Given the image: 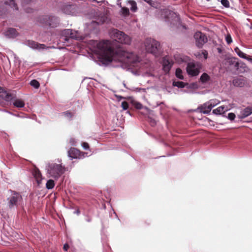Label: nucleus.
Segmentation results:
<instances>
[{
    "label": "nucleus",
    "mask_w": 252,
    "mask_h": 252,
    "mask_svg": "<svg viewBox=\"0 0 252 252\" xmlns=\"http://www.w3.org/2000/svg\"><path fill=\"white\" fill-rule=\"evenodd\" d=\"M8 192L7 206L10 209H15L23 201L22 196L19 192L12 189H9Z\"/></svg>",
    "instance_id": "20e7f679"
},
{
    "label": "nucleus",
    "mask_w": 252,
    "mask_h": 252,
    "mask_svg": "<svg viewBox=\"0 0 252 252\" xmlns=\"http://www.w3.org/2000/svg\"><path fill=\"white\" fill-rule=\"evenodd\" d=\"M6 5H9L14 10H18V8L17 4L15 3L14 0H8L4 2Z\"/></svg>",
    "instance_id": "bb28decb"
},
{
    "label": "nucleus",
    "mask_w": 252,
    "mask_h": 252,
    "mask_svg": "<svg viewBox=\"0 0 252 252\" xmlns=\"http://www.w3.org/2000/svg\"><path fill=\"white\" fill-rule=\"evenodd\" d=\"M47 173L49 177L58 180L65 172L64 166L56 163H49L46 166Z\"/></svg>",
    "instance_id": "7ed1b4c3"
},
{
    "label": "nucleus",
    "mask_w": 252,
    "mask_h": 252,
    "mask_svg": "<svg viewBox=\"0 0 252 252\" xmlns=\"http://www.w3.org/2000/svg\"><path fill=\"white\" fill-rule=\"evenodd\" d=\"M207 1H209V0H207Z\"/></svg>",
    "instance_id": "052dcab7"
},
{
    "label": "nucleus",
    "mask_w": 252,
    "mask_h": 252,
    "mask_svg": "<svg viewBox=\"0 0 252 252\" xmlns=\"http://www.w3.org/2000/svg\"><path fill=\"white\" fill-rule=\"evenodd\" d=\"M221 4L225 8H228L230 6V3L228 0H221Z\"/></svg>",
    "instance_id": "c9c22d12"
},
{
    "label": "nucleus",
    "mask_w": 252,
    "mask_h": 252,
    "mask_svg": "<svg viewBox=\"0 0 252 252\" xmlns=\"http://www.w3.org/2000/svg\"><path fill=\"white\" fill-rule=\"evenodd\" d=\"M219 103L220 101L217 99H211L203 104L200 105L194 110H211L212 108L217 105ZM189 110H193L190 109Z\"/></svg>",
    "instance_id": "ddd939ff"
},
{
    "label": "nucleus",
    "mask_w": 252,
    "mask_h": 252,
    "mask_svg": "<svg viewBox=\"0 0 252 252\" xmlns=\"http://www.w3.org/2000/svg\"><path fill=\"white\" fill-rule=\"evenodd\" d=\"M2 136L4 138H6V137L8 136V135L6 133L3 132L2 133Z\"/></svg>",
    "instance_id": "3c124183"
},
{
    "label": "nucleus",
    "mask_w": 252,
    "mask_h": 252,
    "mask_svg": "<svg viewBox=\"0 0 252 252\" xmlns=\"http://www.w3.org/2000/svg\"><path fill=\"white\" fill-rule=\"evenodd\" d=\"M233 84L236 87H242L244 84V80L241 78H236L233 79Z\"/></svg>",
    "instance_id": "b1692460"
},
{
    "label": "nucleus",
    "mask_w": 252,
    "mask_h": 252,
    "mask_svg": "<svg viewBox=\"0 0 252 252\" xmlns=\"http://www.w3.org/2000/svg\"><path fill=\"white\" fill-rule=\"evenodd\" d=\"M74 213L78 215L80 214V211L79 209H77V210H76L74 212Z\"/></svg>",
    "instance_id": "8fccbe9b"
},
{
    "label": "nucleus",
    "mask_w": 252,
    "mask_h": 252,
    "mask_svg": "<svg viewBox=\"0 0 252 252\" xmlns=\"http://www.w3.org/2000/svg\"><path fill=\"white\" fill-rule=\"evenodd\" d=\"M234 51L240 58L245 59L252 63V58L243 52L238 47L235 48Z\"/></svg>",
    "instance_id": "a211bd4d"
},
{
    "label": "nucleus",
    "mask_w": 252,
    "mask_h": 252,
    "mask_svg": "<svg viewBox=\"0 0 252 252\" xmlns=\"http://www.w3.org/2000/svg\"><path fill=\"white\" fill-rule=\"evenodd\" d=\"M21 4L23 7H25L27 5L29 4L31 1L32 0H21ZM26 12L27 13H31L32 12L33 9L30 8H24Z\"/></svg>",
    "instance_id": "393cba45"
},
{
    "label": "nucleus",
    "mask_w": 252,
    "mask_h": 252,
    "mask_svg": "<svg viewBox=\"0 0 252 252\" xmlns=\"http://www.w3.org/2000/svg\"><path fill=\"white\" fill-rule=\"evenodd\" d=\"M63 33L66 38H70L75 39H77L78 38L77 32L71 29H65L63 32Z\"/></svg>",
    "instance_id": "f3484780"
},
{
    "label": "nucleus",
    "mask_w": 252,
    "mask_h": 252,
    "mask_svg": "<svg viewBox=\"0 0 252 252\" xmlns=\"http://www.w3.org/2000/svg\"><path fill=\"white\" fill-rule=\"evenodd\" d=\"M122 107L124 110H126L128 108V104L127 102L123 101L122 103Z\"/></svg>",
    "instance_id": "4c0bfd02"
},
{
    "label": "nucleus",
    "mask_w": 252,
    "mask_h": 252,
    "mask_svg": "<svg viewBox=\"0 0 252 252\" xmlns=\"http://www.w3.org/2000/svg\"><path fill=\"white\" fill-rule=\"evenodd\" d=\"M116 115L118 116L119 115V113H117L116 114Z\"/></svg>",
    "instance_id": "13d9d810"
},
{
    "label": "nucleus",
    "mask_w": 252,
    "mask_h": 252,
    "mask_svg": "<svg viewBox=\"0 0 252 252\" xmlns=\"http://www.w3.org/2000/svg\"><path fill=\"white\" fill-rule=\"evenodd\" d=\"M34 176L37 178H39L41 177V174L39 170L35 171Z\"/></svg>",
    "instance_id": "ea45409f"
},
{
    "label": "nucleus",
    "mask_w": 252,
    "mask_h": 252,
    "mask_svg": "<svg viewBox=\"0 0 252 252\" xmlns=\"http://www.w3.org/2000/svg\"><path fill=\"white\" fill-rule=\"evenodd\" d=\"M114 214H115V216H116V218L118 219V220H120V219H119V218H118V215H117V214L116 213V212H115V211H114Z\"/></svg>",
    "instance_id": "864d4df0"
},
{
    "label": "nucleus",
    "mask_w": 252,
    "mask_h": 252,
    "mask_svg": "<svg viewBox=\"0 0 252 252\" xmlns=\"http://www.w3.org/2000/svg\"><path fill=\"white\" fill-rule=\"evenodd\" d=\"M55 186L54 181L52 179H49L47 181L46 184V187L48 189H51L54 188Z\"/></svg>",
    "instance_id": "c85d7f7f"
},
{
    "label": "nucleus",
    "mask_w": 252,
    "mask_h": 252,
    "mask_svg": "<svg viewBox=\"0 0 252 252\" xmlns=\"http://www.w3.org/2000/svg\"><path fill=\"white\" fill-rule=\"evenodd\" d=\"M234 108V104H232V106L230 108H228L225 105H222L215 109H214L213 110H223L224 109L225 110H230L231 109H233Z\"/></svg>",
    "instance_id": "2f4dec72"
},
{
    "label": "nucleus",
    "mask_w": 252,
    "mask_h": 252,
    "mask_svg": "<svg viewBox=\"0 0 252 252\" xmlns=\"http://www.w3.org/2000/svg\"><path fill=\"white\" fill-rule=\"evenodd\" d=\"M82 147L84 150H87L89 149V144L87 143L84 142L82 144Z\"/></svg>",
    "instance_id": "a19ab883"
},
{
    "label": "nucleus",
    "mask_w": 252,
    "mask_h": 252,
    "mask_svg": "<svg viewBox=\"0 0 252 252\" xmlns=\"http://www.w3.org/2000/svg\"><path fill=\"white\" fill-rule=\"evenodd\" d=\"M37 22L43 27L55 28L58 25L59 20L55 16L44 15L39 16L37 19Z\"/></svg>",
    "instance_id": "423d86ee"
},
{
    "label": "nucleus",
    "mask_w": 252,
    "mask_h": 252,
    "mask_svg": "<svg viewBox=\"0 0 252 252\" xmlns=\"http://www.w3.org/2000/svg\"><path fill=\"white\" fill-rule=\"evenodd\" d=\"M30 85L35 89H38L40 86V84L38 81L35 79H33L31 81Z\"/></svg>",
    "instance_id": "f704fd0d"
},
{
    "label": "nucleus",
    "mask_w": 252,
    "mask_h": 252,
    "mask_svg": "<svg viewBox=\"0 0 252 252\" xmlns=\"http://www.w3.org/2000/svg\"><path fill=\"white\" fill-rule=\"evenodd\" d=\"M225 40L228 44H230L232 42V39L230 34H228L225 36Z\"/></svg>",
    "instance_id": "e433bc0d"
},
{
    "label": "nucleus",
    "mask_w": 252,
    "mask_h": 252,
    "mask_svg": "<svg viewBox=\"0 0 252 252\" xmlns=\"http://www.w3.org/2000/svg\"><path fill=\"white\" fill-rule=\"evenodd\" d=\"M91 42L94 46L93 51L98 55L99 64L108 65L115 59H118L120 63L133 66L140 62V58L132 52L119 49L114 53L108 40L99 42L93 40Z\"/></svg>",
    "instance_id": "f257e3e1"
},
{
    "label": "nucleus",
    "mask_w": 252,
    "mask_h": 252,
    "mask_svg": "<svg viewBox=\"0 0 252 252\" xmlns=\"http://www.w3.org/2000/svg\"><path fill=\"white\" fill-rule=\"evenodd\" d=\"M173 86L177 87L179 88H183L185 86V84L182 81H173Z\"/></svg>",
    "instance_id": "c756f323"
},
{
    "label": "nucleus",
    "mask_w": 252,
    "mask_h": 252,
    "mask_svg": "<svg viewBox=\"0 0 252 252\" xmlns=\"http://www.w3.org/2000/svg\"><path fill=\"white\" fill-rule=\"evenodd\" d=\"M126 3L130 5V10L131 11L136 12L137 11L138 8L135 1L133 0H128L126 1Z\"/></svg>",
    "instance_id": "5701e85b"
},
{
    "label": "nucleus",
    "mask_w": 252,
    "mask_h": 252,
    "mask_svg": "<svg viewBox=\"0 0 252 252\" xmlns=\"http://www.w3.org/2000/svg\"><path fill=\"white\" fill-rule=\"evenodd\" d=\"M202 54L204 56L205 59H206L208 57V52L206 50H202Z\"/></svg>",
    "instance_id": "79ce46f5"
},
{
    "label": "nucleus",
    "mask_w": 252,
    "mask_h": 252,
    "mask_svg": "<svg viewBox=\"0 0 252 252\" xmlns=\"http://www.w3.org/2000/svg\"><path fill=\"white\" fill-rule=\"evenodd\" d=\"M85 220L87 221V222H91L92 221V218L91 217H90V216L87 215L86 216V218H85Z\"/></svg>",
    "instance_id": "c03bdc74"
},
{
    "label": "nucleus",
    "mask_w": 252,
    "mask_h": 252,
    "mask_svg": "<svg viewBox=\"0 0 252 252\" xmlns=\"http://www.w3.org/2000/svg\"><path fill=\"white\" fill-rule=\"evenodd\" d=\"M68 1H70V0H66L65 2L62 4L60 8L61 11L67 15H76L77 13V5L72 4L71 2Z\"/></svg>",
    "instance_id": "6e6552de"
},
{
    "label": "nucleus",
    "mask_w": 252,
    "mask_h": 252,
    "mask_svg": "<svg viewBox=\"0 0 252 252\" xmlns=\"http://www.w3.org/2000/svg\"><path fill=\"white\" fill-rule=\"evenodd\" d=\"M68 249H69V245L67 243H65V244H64L63 247V250L64 251L67 252Z\"/></svg>",
    "instance_id": "37998d69"
},
{
    "label": "nucleus",
    "mask_w": 252,
    "mask_h": 252,
    "mask_svg": "<svg viewBox=\"0 0 252 252\" xmlns=\"http://www.w3.org/2000/svg\"><path fill=\"white\" fill-rule=\"evenodd\" d=\"M121 12L122 13V15L125 17L129 15V10L126 7H122Z\"/></svg>",
    "instance_id": "7c9ffc66"
},
{
    "label": "nucleus",
    "mask_w": 252,
    "mask_h": 252,
    "mask_svg": "<svg viewBox=\"0 0 252 252\" xmlns=\"http://www.w3.org/2000/svg\"><path fill=\"white\" fill-rule=\"evenodd\" d=\"M73 115L74 114L70 111H63L59 114L60 116L63 117L68 120H70Z\"/></svg>",
    "instance_id": "a878e982"
},
{
    "label": "nucleus",
    "mask_w": 252,
    "mask_h": 252,
    "mask_svg": "<svg viewBox=\"0 0 252 252\" xmlns=\"http://www.w3.org/2000/svg\"><path fill=\"white\" fill-rule=\"evenodd\" d=\"M175 75L177 78L181 80H183L184 79V76L182 75V70L180 68H178L176 69Z\"/></svg>",
    "instance_id": "473e14b6"
},
{
    "label": "nucleus",
    "mask_w": 252,
    "mask_h": 252,
    "mask_svg": "<svg viewBox=\"0 0 252 252\" xmlns=\"http://www.w3.org/2000/svg\"><path fill=\"white\" fill-rule=\"evenodd\" d=\"M110 34L116 41L121 44L129 45L131 43V38L124 32L117 29L112 30Z\"/></svg>",
    "instance_id": "39448f33"
},
{
    "label": "nucleus",
    "mask_w": 252,
    "mask_h": 252,
    "mask_svg": "<svg viewBox=\"0 0 252 252\" xmlns=\"http://www.w3.org/2000/svg\"><path fill=\"white\" fill-rule=\"evenodd\" d=\"M243 110H250V111H251V110H252V108L250 107H247L244 108Z\"/></svg>",
    "instance_id": "09e8293b"
},
{
    "label": "nucleus",
    "mask_w": 252,
    "mask_h": 252,
    "mask_svg": "<svg viewBox=\"0 0 252 252\" xmlns=\"http://www.w3.org/2000/svg\"><path fill=\"white\" fill-rule=\"evenodd\" d=\"M164 14L165 21L171 25H176L180 23V17L177 13L170 10H165Z\"/></svg>",
    "instance_id": "9d476101"
},
{
    "label": "nucleus",
    "mask_w": 252,
    "mask_h": 252,
    "mask_svg": "<svg viewBox=\"0 0 252 252\" xmlns=\"http://www.w3.org/2000/svg\"><path fill=\"white\" fill-rule=\"evenodd\" d=\"M173 64L172 61H170L166 58H164L162 60V69L165 73H168Z\"/></svg>",
    "instance_id": "dca6fc26"
},
{
    "label": "nucleus",
    "mask_w": 252,
    "mask_h": 252,
    "mask_svg": "<svg viewBox=\"0 0 252 252\" xmlns=\"http://www.w3.org/2000/svg\"><path fill=\"white\" fill-rule=\"evenodd\" d=\"M17 34V31L14 28H9L5 32V35L8 38H13L16 37Z\"/></svg>",
    "instance_id": "412c9836"
},
{
    "label": "nucleus",
    "mask_w": 252,
    "mask_h": 252,
    "mask_svg": "<svg viewBox=\"0 0 252 252\" xmlns=\"http://www.w3.org/2000/svg\"><path fill=\"white\" fill-rule=\"evenodd\" d=\"M153 112V111H141L140 113L142 115L145 116V117L147 116V121L150 124L151 126H154L156 125V121L154 119L150 117V115L151 114V112Z\"/></svg>",
    "instance_id": "aec40b11"
},
{
    "label": "nucleus",
    "mask_w": 252,
    "mask_h": 252,
    "mask_svg": "<svg viewBox=\"0 0 252 252\" xmlns=\"http://www.w3.org/2000/svg\"><path fill=\"white\" fill-rule=\"evenodd\" d=\"M196 46L201 48L204 44L207 42L208 38L206 35L201 32H197L194 34Z\"/></svg>",
    "instance_id": "f8f14e48"
},
{
    "label": "nucleus",
    "mask_w": 252,
    "mask_h": 252,
    "mask_svg": "<svg viewBox=\"0 0 252 252\" xmlns=\"http://www.w3.org/2000/svg\"><path fill=\"white\" fill-rule=\"evenodd\" d=\"M117 4L120 7H122L121 0H117Z\"/></svg>",
    "instance_id": "de8ad7c7"
},
{
    "label": "nucleus",
    "mask_w": 252,
    "mask_h": 252,
    "mask_svg": "<svg viewBox=\"0 0 252 252\" xmlns=\"http://www.w3.org/2000/svg\"><path fill=\"white\" fill-rule=\"evenodd\" d=\"M120 112H125V115H129L130 116H131L132 115L130 113V111H120Z\"/></svg>",
    "instance_id": "a18cd8bd"
},
{
    "label": "nucleus",
    "mask_w": 252,
    "mask_h": 252,
    "mask_svg": "<svg viewBox=\"0 0 252 252\" xmlns=\"http://www.w3.org/2000/svg\"><path fill=\"white\" fill-rule=\"evenodd\" d=\"M26 45L33 49H37L38 50H42L49 48L44 44H40L32 40H28L26 42Z\"/></svg>",
    "instance_id": "4468645a"
},
{
    "label": "nucleus",
    "mask_w": 252,
    "mask_h": 252,
    "mask_svg": "<svg viewBox=\"0 0 252 252\" xmlns=\"http://www.w3.org/2000/svg\"><path fill=\"white\" fill-rule=\"evenodd\" d=\"M165 157V156H160V157H159V158H160V157Z\"/></svg>",
    "instance_id": "bf43d9fd"
},
{
    "label": "nucleus",
    "mask_w": 252,
    "mask_h": 252,
    "mask_svg": "<svg viewBox=\"0 0 252 252\" xmlns=\"http://www.w3.org/2000/svg\"><path fill=\"white\" fill-rule=\"evenodd\" d=\"M0 110H1L0 109Z\"/></svg>",
    "instance_id": "680f3d73"
},
{
    "label": "nucleus",
    "mask_w": 252,
    "mask_h": 252,
    "mask_svg": "<svg viewBox=\"0 0 252 252\" xmlns=\"http://www.w3.org/2000/svg\"><path fill=\"white\" fill-rule=\"evenodd\" d=\"M210 79V76L206 73H203L200 76V80L202 83H205Z\"/></svg>",
    "instance_id": "cd10ccee"
},
{
    "label": "nucleus",
    "mask_w": 252,
    "mask_h": 252,
    "mask_svg": "<svg viewBox=\"0 0 252 252\" xmlns=\"http://www.w3.org/2000/svg\"><path fill=\"white\" fill-rule=\"evenodd\" d=\"M79 156V151L75 148H71L68 151V156L70 160L76 159Z\"/></svg>",
    "instance_id": "6ab92c4d"
},
{
    "label": "nucleus",
    "mask_w": 252,
    "mask_h": 252,
    "mask_svg": "<svg viewBox=\"0 0 252 252\" xmlns=\"http://www.w3.org/2000/svg\"><path fill=\"white\" fill-rule=\"evenodd\" d=\"M250 29H252V24L251 25V26H250Z\"/></svg>",
    "instance_id": "4d7b16f0"
},
{
    "label": "nucleus",
    "mask_w": 252,
    "mask_h": 252,
    "mask_svg": "<svg viewBox=\"0 0 252 252\" xmlns=\"http://www.w3.org/2000/svg\"><path fill=\"white\" fill-rule=\"evenodd\" d=\"M198 112L202 113L206 115H212L213 116H220L223 118H226L227 119L233 121L235 119L236 117V115L233 113H229L228 114L227 116L226 115V112L227 111H212V113H211V111H197Z\"/></svg>",
    "instance_id": "9b49d317"
},
{
    "label": "nucleus",
    "mask_w": 252,
    "mask_h": 252,
    "mask_svg": "<svg viewBox=\"0 0 252 252\" xmlns=\"http://www.w3.org/2000/svg\"><path fill=\"white\" fill-rule=\"evenodd\" d=\"M142 90L141 88H135V91L136 92H140V90Z\"/></svg>",
    "instance_id": "603ef678"
},
{
    "label": "nucleus",
    "mask_w": 252,
    "mask_h": 252,
    "mask_svg": "<svg viewBox=\"0 0 252 252\" xmlns=\"http://www.w3.org/2000/svg\"><path fill=\"white\" fill-rule=\"evenodd\" d=\"M0 98L12 104L16 108H23L25 106L24 101L21 99L16 98L15 94L4 90L0 86Z\"/></svg>",
    "instance_id": "f03ea898"
},
{
    "label": "nucleus",
    "mask_w": 252,
    "mask_h": 252,
    "mask_svg": "<svg viewBox=\"0 0 252 252\" xmlns=\"http://www.w3.org/2000/svg\"><path fill=\"white\" fill-rule=\"evenodd\" d=\"M5 112L9 113V114H10L11 115H13V116H16L17 117L22 118H30V119H32V120H35L36 121H37L36 120V116L35 114H32V115H29L27 114H24L23 113H22L21 111H16V112H17V113H12L11 111H5Z\"/></svg>",
    "instance_id": "2eb2a0df"
},
{
    "label": "nucleus",
    "mask_w": 252,
    "mask_h": 252,
    "mask_svg": "<svg viewBox=\"0 0 252 252\" xmlns=\"http://www.w3.org/2000/svg\"><path fill=\"white\" fill-rule=\"evenodd\" d=\"M234 66L237 68V70L240 72H245L247 69L246 64L243 62L239 63L236 62L234 64Z\"/></svg>",
    "instance_id": "4be33fe9"
},
{
    "label": "nucleus",
    "mask_w": 252,
    "mask_h": 252,
    "mask_svg": "<svg viewBox=\"0 0 252 252\" xmlns=\"http://www.w3.org/2000/svg\"><path fill=\"white\" fill-rule=\"evenodd\" d=\"M134 105L135 108L137 109H141L142 108V105L139 102H135Z\"/></svg>",
    "instance_id": "58836bf2"
},
{
    "label": "nucleus",
    "mask_w": 252,
    "mask_h": 252,
    "mask_svg": "<svg viewBox=\"0 0 252 252\" xmlns=\"http://www.w3.org/2000/svg\"><path fill=\"white\" fill-rule=\"evenodd\" d=\"M252 114V111H243V113L241 115H238V117L239 119H242L251 115Z\"/></svg>",
    "instance_id": "72a5a7b5"
},
{
    "label": "nucleus",
    "mask_w": 252,
    "mask_h": 252,
    "mask_svg": "<svg viewBox=\"0 0 252 252\" xmlns=\"http://www.w3.org/2000/svg\"><path fill=\"white\" fill-rule=\"evenodd\" d=\"M70 143L72 145H75V144H74L75 141H74V139H71L70 141Z\"/></svg>",
    "instance_id": "49530a36"
},
{
    "label": "nucleus",
    "mask_w": 252,
    "mask_h": 252,
    "mask_svg": "<svg viewBox=\"0 0 252 252\" xmlns=\"http://www.w3.org/2000/svg\"><path fill=\"white\" fill-rule=\"evenodd\" d=\"M144 45L147 52L155 56L157 55L160 47L158 41L151 38H148L144 41Z\"/></svg>",
    "instance_id": "0eeeda50"
},
{
    "label": "nucleus",
    "mask_w": 252,
    "mask_h": 252,
    "mask_svg": "<svg viewBox=\"0 0 252 252\" xmlns=\"http://www.w3.org/2000/svg\"><path fill=\"white\" fill-rule=\"evenodd\" d=\"M202 68V65L198 62H190L188 63L187 72L190 76H195L199 74Z\"/></svg>",
    "instance_id": "1a4fd4ad"
},
{
    "label": "nucleus",
    "mask_w": 252,
    "mask_h": 252,
    "mask_svg": "<svg viewBox=\"0 0 252 252\" xmlns=\"http://www.w3.org/2000/svg\"><path fill=\"white\" fill-rule=\"evenodd\" d=\"M172 155H171V154H167V156L169 157V156H172Z\"/></svg>",
    "instance_id": "5fc2aeb1"
},
{
    "label": "nucleus",
    "mask_w": 252,
    "mask_h": 252,
    "mask_svg": "<svg viewBox=\"0 0 252 252\" xmlns=\"http://www.w3.org/2000/svg\"><path fill=\"white\" fill-rule=\"evenodd\" d=\"M183 28L184 29H186V26H183Z\"/></svg>",
    "instance_id": "6e6d98bb"
}]
</instances>
